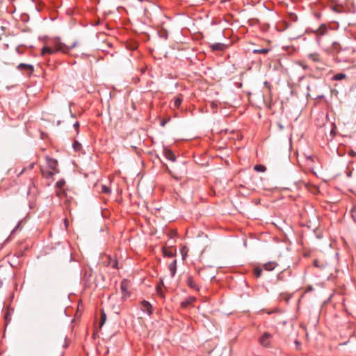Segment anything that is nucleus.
Segmentation results:
<instances>
[{"instance_id":"obj_12","label":"nucleus","mask_w":356,"mask_h":356,"mask_svg":"<svg viewBox=\"0 0 356 356\" xmlns=\"http://www.w3.org/2000/svg\"><path fill=\"white\" fill-rule=\"evenodd\" d=\"M168 270L171 273V276L174 277L177 271V260L175 259L172 263L168 265Z\"/></svg>"},{"instance_id":"obj_32","label":"nucleus","mask_w":356,"mask_h":356,"mask_svg":"<svg viewBox=\"0 0 356 356\" xmlns=\"http://www.w3.org/2000/svg\"><path fill=\"white\" fill-rule=\"evenodd\" d=\"M74 127L76 130H78L79 128V122H76L74 124Z\"/></svg>"},{"instance_id":"obj_20","label":"nucleus","mask_w":356,"mask_h":356,"mask_svg":"<svg viewBox=\"0 0 356 356\" xmlns=\"http://www.w3.org/2000/svg\"><path fill=\"white\" fill-rule=\"evenodd\" d=\"M346 77V75L343 73H339L335 74L333 77V80L339 81L345 79Z\"/></svg>"},{"instance_id":"obj_18","label":"nucleus","mask_w":356,"mask_h":356,"mask_svg":"<svg viewBox=\"0 0 356 356\" xmlns=\"http://www.w3.org/2000/svg\"><path fill=\"white\" fill-rule=\"evenodd\" d=\"M65 185V179H61L58 180V181L56 183V188L57 189H65V188H64Z\"/></svg>"},{"instance_id":"obj_5","label":"nucleus","mask_w":356,"mask_h":356,"mask_svg":"<svg viewBox=\"0 0 356 356\" xmlns=\"http://www.w3.org/2000/svg\"><path fill=\"white\" fill-rule=\"evenodd\" d=\"M140 305L141 309L143 312H146L148 315H151L152 314V306L148 301L143 300Z\"/></svg>"},{"instance_id":"obj_22","label":"nucleus","mask_w":356,"mask_h":356,"mask_svg":"<svg viewBox=\"0 0 356 356\" xmlns=\"http://www.w3.org/2000/svg\"><path fill=\"white\" fill-rule=\"evenodd\" d=\"M56 195L60 198H62L63 197L65 196V195H66L65 189H57L56 188Z\"/></svg>"},{"instance_id":"obj_31","label":"nucleus","mask_w":356,"mask_h":356,"mask_svg":"<svg viewBox=\"0 0 356 356\" xmlns=\"http://www.w3.org/2000/svg\"><path fill=\"white\" fill-rule=\"evenodd\" d=\"M156 291L159 294L161 295V285H158L156 286Z\"/></svg>"},{"instance_id":"obj_24","label":"nucleus","mask_w":356,"mask_h":356,"mask_svg":"<svg viewBox=\"0 0 356 356\" xmlns=\"http://www.w3.org/2000/svg\"><path fill=\"white\" fill-rule=\"evenodd\" d=\"M121 290L124 295L127 293V284L125 281L121 282Z\"/></svg>"},{"instance_id":"obj_33","label":"nucleus","mask_w":356,"mask_h":356,"mask_svg":"<svg viewBox=\"0 0 356 356\" xmlns=\"http://www.w3.org/2000/svg\"><path fill=\"white\" fill-rule=\"evenodd\" d=\"M20 226V222H18V224L16 225V227L13 229V230L12 231V234L14 233Z\"/></svg>"},{"instance_id":"obj_15","label":"nucleus","mask_w":356,"mask_h":356,"mask_svg":"<svg viewBox=\"0 0 356 356\" xmlns=\"http://www.w3.org/2000/svg\"><path fill=\"white\" fill-rule=\"evenodd\" d=\"M106 321V313L104 312V311L102 309L101 311V317H100L99 325V328H102V327L105 323Z\"/></svg>"},{"instance_id":"obj_2","label":"nucleus","mask_w":356,"mask_h":356,"mask_svg":"<svg viewBox=\"0 0 356 356\" xmlns=\"http://www.w3.org/2000/svg\"><path fill=\"white\" fill-rule=\"evenodd\" d=\"M45 160L49 170L53 171L56 174L60 172L57 160L52 159L49 156H45Z\"/></svg>"},{"instance_id":"obj_11","label":"nucleus","mask_w":356,"mask_h":356,"mask_svg":"<svg viewBox=\"0 0 356 356\" xmlns=\"http://www.w3.org/2000/svg\"><path fill=\"white\" fill-rule=\"evenodd\" d=\"M277 264L275 261H269L263 265V268L266 270L270 271L276 268Z\"/></svg>"},{"instance_id":"obj_25","label":"nucleus","mask_w":356,"mask_h":356,"mask_svg":"<svg viewBox=\"0 0 356 356\" xmlns=\"http://www.w3.org/2000/svg\"><path fill=\"white\" fill-rule=\"evenodd\" d=\"M268 51H269V49H266V48L254 50V53L261 54H266Z\"/></svg>"},{"instance_id":"obj_14","label":"nucleus","mask_w":356,"mask_h":356,"mask_svg":"<svg viewBox=\"0 0 356 356\" xmlns=\"http://www.w3.org/2000/svg\"><path fill=\"white\" fill-rule=\"evenodd\" d=\"M211 47L213 50L215 51H220L222 50L225 47V45L222 43H215L211 45Z\"/></svg>"},{"instance_id":"obj_35","label":"nucleus","mask_w":356,"mask_h":356,"mask_svg":"<svg viewBox=\"0 0 356 356\" xmlns=\"http://www.w3.org/2000/svg\"><path fill=\"white\" fill-rule=\"evenodd\" d=\"M314 265L316 267H318V261L317 260H314Z\"/></svg>"},{"instance_id":"obj_8","label":"nucleus","mask_w":356,"mask_h":356,"mask_svg":"<svg viewBox=\"0 0 356 356\" xmlns=\"http://www.w3.org/2000/svg\"><path fill=\"white\" fill-rule=\"evenodd\" d=\"M42 176L46 179H54V176L56 175L53 171L50 170H46L42 168H40Z\"/></svg>"},{"instance_id":"obj_38","label":"nucleus","mask_w":356,"mask_h":356,"mask_svg":"<svg viewBox=\"0 0 356 356\" xmlns=\"http://www.w3.org/2000/svg\"><path fill=\"white\" fill-rule=\"evenodd\" d=\"M350 154H351V155H355V152H353V151H351Z\"/></svg>"},{"instance_id":"obj_34","label":"nucleus","mask_w":356,"mask_h":356,"mask_svg":"<svg viewBox=\"0 0 356 356\" xmlns=\"http://www.w3.org/2000/svg\"><path fill=\"white\" fill-rule=\"evenodd\" d=\"M35 163H32L29 165V169L31 170L33 168Z\"/></svg>"},{"instance_id":"obj_9","label":"nucleus","mask_w":356,"mask_h":356,"mask_svg":"<svg viewBox=\"0 0 356 356\" xmlns=\"http://www.w3.org/2000/svg\"><path fill=\"white\" fill-rule=\"evenodd\" d=\"M195 300L196 298L195 297L189 296L181 302V308L186 309L189 306L192 305Z\"/></svg>"},{"instance_id":"obj_39","label":"nucleus","mask_w":356,"mask_h":356,"mask_svg":"<svg viewBox=\"0 0 356 356\" xmlns=\"http://www.w3.org/2000/svg\"><path fill=\"white\" fill-rule=\"evenodd\" d=\"M317 97H318V98H321V97H323V96H321V95H318V96H317Z\"/></svg>"},{"instance_id":"obj_10","label":"nucleus","mask_w":356,"mask_h":356,"mask_svg":"<svg viewBox=\"0 0 356 356\" xmlns=\"http://www.w3.org/2000/svg\"><path fill=\"white\" fill-rule=\"evenodd\" d=\"M17 69L26 71L29 74H31L33 71V67L29 64L20 63L17 66Z\"/></svg>"},{"instance_id":"obj_13","label":"nucleus","mask_w":356,"mask_h":356,"mask_svg":"<svg viewBox=\"0 0 356 356\" xmlns=\"http://www.w3.org/2000/svg\"><path fill=\"white\" fill-rule=\"evenodd\" d=\"M163 254L165 257H173L175 253L170 249L168 248H163Z\"/></svg>"},{"instance_id":"obj_4","label":"nucleus","mask_w":356,"mask_h":356,"mask_svg":"<svg viewBox=\"0 0 356 356\" xmlns=\"http://www.w3.org/2000/svg\"><path fill=\"white\" fill-rule=\"evenodd\" d=\"M104 264L106 266H111L113 268H118V262L117 259L115 258H112L110 255H106L105 257V260L104 261Z\"/></svg>"},{"instance_id":"obj_30","label":"nucleus","mask_w":356,"mask_h":356,"mask_svg":"<svg viewBox=\"0 0 356 356\" xmlns=\"http://www.w3.org/2000/svg\"><path fill=\"white\" fill-rule=\"evenodd\" d=\"M169 121V119L168 120H162L160 122L161 124V126L162 127H164L165 125V124Z\"/></svg>"},{"instance_id":"obj_26","label":"nucleus","mask_w":356,"mask_h":356,"mask_svg":"<svg viewBox=\"0 0 356 356\" xmlns=\"http://www.w3.org/2000/svg\"><path fill=\"white\" fill-rule=\"evenodd\" d=\"M101 191H102V193H105V194H108V193H111V191L109 188V187H108V186H106L105 185H103L102 186Z\"/></svg>"},{"instance_id":"obj_23","label":"nucleus","mask_w":356,"mask_h":356,"mask_svg":"<svg viewBox=\"0 0 356 356\" xmlns=\"http://www.w3.org/2000/svg\"><path fill=\"white\" fill-rule=\"evenodd\" d=\"M182 102V98L181 97H178L177 98H175V101H174V106L175 108H179V106L181 105Z\"/></svg>"},{"instance_id":"obj_40","label":"nucleus","mask_w":356,"mask_h":356,"mask_svg":"<svg viewBox=\"0 0 356 356\" xmlns=\"http://www.w3.org/2000/svg\"><path fill=\"white\" fill-rule=\"evenodd\" d=\"M272 313H273V312H268V314H272Z\"/></svg>"},{"instance_id":"obj_17","label":"nucleus","mask_w":356,"mask_h":356,"mask_svg":"<svg viewBox=\"0 0 356 356\" xmlns=\"http://www.w3.org/2000/svg\"><path fill=\"white\" fill-rule=\"evenodd\" d=\"M254 170L257 172H264L266 170V167L261 164H257L254 166Z\"/></svg>"},{"instance_id":"obj_7","label":"nucleus","mask_w":356,"mask_h":356,"mask_svg":"<svg viewBox=\"0 0 356 356\" xmlns=\"http://www.w3.org/2000/svg\"><path fill=\"white\" fill-rule=\"evenodd\" d=\"M186 284L188 286V287H190L191 289H192L195 291H200V287H199L198 284L195 282V281L194 280V279L192 276H191V275L188 276L187 280H186Z\"/></svg>"},{"instance_id":"obj_21","label":"nucleus","mask_w":356,"mask_h":356,"mask_svg":"<svg viewBox=\"0 0 356 356\" xmlns=\"http://www.w3.org/2000/svg\"><path fill=\"white\" fill-rule=\"evenodd\" d=\"M261 273H262V268H261L259 267H256L254 269V275L255 276V277L259 278V277H261Z\"/></svg>"},{"instance_id":"obj_6","label":"nucleus","mask_w":356,"mask_h":356,"mask_svg":"<svg viewBox=\"0 0 356 356\" xmlns=\"http://www.w3.org/2000/svg\"><path fill=\"white\" fill-rule=\"evenodd\" d=\"M163 152L164 156L168 160L171 161L172 162H175L176 161V156L171 149H168V147H164Z\"/></svg>"},{"instance_id":"obj_28","label":"nucleus","mask_w":356,"mask_h":356,"mask_svg":"<svg viewBox=\"0 0 356 356\" xmlns=\"http://www.w3.org/2000/svg\"><path fill=\"white\" fill-rule=\"evenodd\" d=\"M4 318H5L6 323H8L10 321V319H11L10 314L9 313L8 311L6 312V313L5 314Z\"/></svg>"},{"instance_id":"obj_27","label":"nucleus","mask_w":356,"mask_h":356,"mask_svg":"<svg viewBox=\"0 0 356 356\" xmlns=\"http://www.w3.org/2000/svg\"><path fill=\"white\" fill-rule=\"evenodd\" d=\"M351 217L356 222V207H354L351 209Z\"/></svg>"},{"instance_id":"obj_37","label":"nucleus","mask_w":356,"mask_h":356,"mask_svg":"<svg viewBox=\"0 0 356 356\" xmlns=\"http://www.w3.org/2000/svg\"><path fill=\"white\" fill-rule=\"evenodd\" d=\"M321 29H323V31H325L326 30L325 27L323 26V27H321Z\"/></svg>"},{"instance_id":"obj_19","label":"nucleus","mask_w":356,"mask_h":356,"mask_svg":"<svg viewBox=\"0 0 356 356\" xmlns=\"http://www.w3.org/2000/svg\"><path fill=\"white\" fill-rule=\"evenodd\" d=\"M309 58L311 60H312L314 62H320L321 61L320 56L316 53H313V54H309Z\"/></svg>"},{"instance_id":"obj_36","label":"nucleus","mask_w":356,"mask_h":356,"mask_svg":"<svg viewBox=\"0 0 356 356\" xmlns=\"http://www.w3.org/2000/svg\"><path fill=\"white\" fill-rule=\"evenodd\" d=\"M25 170V168H24L23 170H22L21 172L19 173V175L22 174L24 172V171Z\"/></svg>"},{"instance_id":"obj_1","label":"nucleus","mask_w":356,"mask_h":356,"mask_svg":"<svg viewBox=\"0 0 356 356\" xmlns=\"http://www.w3.org/2000/svg\"><path fill=\"white\" fill-rule=\"evenodd\" d=\"M78 44L77 41L73 42L70 44H66L61 42L60 38H55L51 41V47L54 48L55 51H62L63 53L67 54L68 51L76 47Z\"/></svg>"},{"instance_id":"obj_3","label":"nucleus","mask_w":356,"mask_h":356,"mask_svg":"<svg viewBox=\"0 0 356 356\" xmlns=\"http://www.w3.org/2000/svg\"><path fill=\"white\" fill-rule=\"evenodd\" d=\"M272 338H273L272 334L266 332L259 338V342L264 347H269L270 345V343H271Z\"/></svg>"},{"instance_id":"obj_16","label":"nucleus","mask_w":356,"mask_h":356,"mask_svg":"<svg viewBox=\"0 0 356 356\" xmlns=\"http://www.w3.org/2000/svg\"><path fill=\"white\" fill-rule=\"evenodd\" d=\"M55 50L53 49V47H44L42 49V54L44 55V54L47 53V54H52L54 53H55Z\"/></svg>"},{"instance_id":"obj_29","label":"nucleus","mask_w":356,"mask_h":356,"mask_svg":"<svg viewBox=\"0 0 356 356\" xmlns=\"http://www.w3.org/2000/svg\"><path fill=\"white\" fill-rule=\"evenodd\" d=\"M217 106H218V105L216 103H215L213 102L211 103V107L213 108V113L216 112Z\"/></svg>"}]
</instances>
